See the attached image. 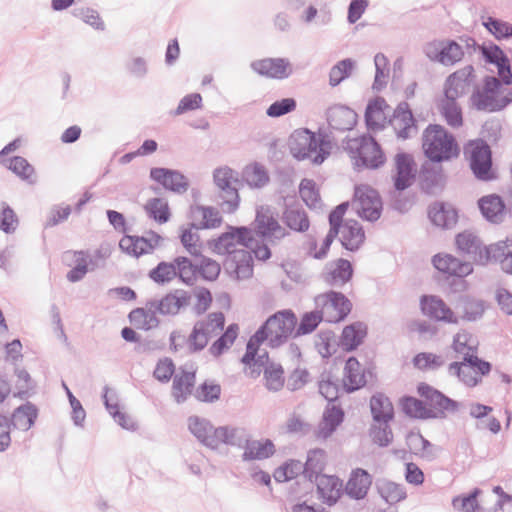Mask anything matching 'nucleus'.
<instances>
[{
    "mask_svg": "<svg viewBox=\"0 0 512 512\" xmlns=\"http://www.w3.org/2000/svg\"><path fill=\"white\" fill-rule=\"evenodd\" d=\"M317 486V493L319 499L323 503L332 506L340 498L342 493V481L337 476L331 475H316L314 479Z\"/></svg>",
    "mask_w": 512,
    "mask_h": 512,
    "instance_id": "b1692460",
    "label": "nucleus"
},
{
    "mask_svg": "<svg viewBox=\"0 0 512 512\" xmlns=\"http://www.w3.org/2000/svg\"><path fill=\"white\" fill-rule=\"evenodd\" d=\"M455 243L460 252L480 265H485L492 261L495 252L492 248L496 247V243L485 246L479 236L470 230L457 234Z\"/></svg>",
    "mask_w": 512,
    "mask_h": 512,
    "instance_id": "4468645a",
    "label": "nucleus"
},
{
    "mask_svg": "<svg viewBox=\"0 0 512 512\" xmlns=\"http://www.w3.org/2000/svg\"><path fill=\"white\" fill-rule=\"evenodd\" d=\"M188 428L189 431L201 442L203 445L211 448H217V440H216V428L212 426V424L198 416H191L188 419Z\"/></svg>",
    "mask_w": 512,
    "mask_h": 512,
    "instance_id": "c756f323",
    "label": "nucleus"
},
{
    "mask_svg": "<svg viewBox=\"0 0 512 512\" xmlns=\"http://www.w3.org/2000/svg\"><path fill=\"white\" fill-rule=\"evenodd\" d=\"M370 410L376 423H389L394 418V407L391 400L383 393H375L370 398Z\"/></svg>",
    "mask_w": 512,
    "mask_h": 512,
    "instance_id": "e433bc0d",
    "label": "nucleus"
},
{
    "mask_svg": "<svg viewBox=\"0 0 512 512\" xmlns=\"http://www.w3.org/2000/svg\"><path fill=\"white\" fill-rule=\"evenodd\" d=\"M253 251L249 248H240L229 257L231 266L238 279H247L253 274Z\"/></svg>",
    "mask_w": 512,
    "mask_h": 512,
    "instance_id": "ea45409f",
    "label": "nucleus"
},
{
    "mask_svg": "<svg viewBox=\"0 0 512 512\" xmlns=\"http://www.w3.org/2000/svg\"><path fill=\"white\" fill-rule=\"evenodd\" d=\"M512 237L507 238L506 241H499L496 243V247L493 254L492 261L499 262L501 269L508 273L512 274Z\"/></svg>",
    "mask_w": 512,
    "mask_h": 512,
    "instance_id": "5fc2aeb1",
    "label": "nucleus"
},
{
    "mask_svg": "<svg viewBox=\"0 0 512 512\" xmlns=\"http://www.w3.org/2000/svg\"><path fill=\"white\" fill-rule=\"evenodd\" d=\"M282 221L296 232H305L310 226L306 212L299 207H287L283 212Z\"/></svg>",
    "mask_w": 512,
    "mask_h": 512,
    "instance_id": "37998d69",
    "label": "nucleus"
},
{
    "mask_svg": "<svg viewBox=\"0 0 512 512\" xmlns=\"http://www.w3.org/2000/svg\"><path fill=\"white\" fill-rule=\"evenodd\" d=\"M400 405L402 411L411 418L416 419H431V416L428 411V407L424 404L423 401L412 397V396H404L400 400Z\"/></svg>",
    "mask_w": 512,
    "mask_h": 512,
    "instance_id": "864d4df0",
    "label": "nucleus"
},
{
    "mask_svg": "<svg viewBox=\"0 0 512 512\" xmlns=\"http://www.w3.org/2000/svg\"><path fill=\"white\" fill-rule=\"evenodd\" d=\"M367 383L365 371L356 357L351 356L346 360L343 375V389L347 393H353Z\"/></svg>",
    "mask_w": 512,
    "mask_h": 512,
    "instance_id": "a878e982",
    "label": "nucleus"
},
{
    "mask_svg": "<svg viewBox=\"0 0 512 512\" xmlns=\"http://www.w3.org/2000/svg\"><path fill=\"white\" fill-rule=\"evenodd\" d=\"M439 108L449 126L458 128L462 125V112L457 102L441 100Z\"/></svg>",
    "mask_w": 512,
    "mask_h": 512,
    "instance_id": "69168bd1",
    "label": "nucleus"
},
{
    "mask_svg": "<svg viewBox=\"0 0 512 512\" xmlns=\"http://www.w3.org/2000/svg\"><path fill=\"white\" fill-rule=\"evenodd\" d=\"M479 209L483 217L492 223H501L505 215V203L496 194L481 197L478 200Z\"/></svg>",
    "mask_w": 512,
    "mask_h": 512,
    "instance_id": "473e14b6",
    "label": "nucleus"
},
{
    "mask_svg": "<svg viewBox=\"0 0 512 512\" xmlns=\"http://www.w3.org/2000/svg\"><path fill=\"white\" fill-rule=\"evenodd\" d=\"M296 314L291 309H283L270 315L249 338L246 345V359H251L257 347L263 343L271 349H277L295 338Z\"/></svg>",
    "mask_w": 512,
    "mask_h": 512,
    "instance_id": "f03ea898",
    "label": "nucleus"
},
{
    "mask_svg": "<svg viewBox=\"0 0 512 512\" xmlns=\"http://www.w3.org/2000/svg\"><path fill=\"white\" fill-rule=\"evenodd\" d=\"M198 264L199 262H193L191 259L178 256L175 258V266L177 271V277L187 284L193 285L198 276Z\"/></svg>",
    "mask_w": 512,
    "mask_h": 512,
    "instance_id": "3c124183",
    "label": "nucleus"
},
{
    "mask_svg": "<svg viewBox=\"0 0 512 512\" xmlns=\"http://www.w3.org/2000/svg\"><path fill=\"white\" fill-rule=\"evenodd\" d=\"M314 304L328 323L343 321L352 309L351 301L343 293L333 290L317 295Z\"/></svg>",
    "mask_w": 512,
    "mask_h": 512,
    "instance_id": "6e6552de",
    "label": "nucleus"
},
{
    "mask_svg": "<svg viewBox=\"0 0 512 512\" xmlns=\"http://www.w3.org/2000/svg\"><path fill=\"white\" fill-rule=\"evenodd\" d=\"M327 122L332 130L349 131L357 123V114L347 106L335 105L327 111Z\"/></svg>",
    "mask_w": 512,
    "mask_h": 512,
    "instance_id": "393cba45",
    "label": "nucleus"
},
{
    "mask_svg": "<svg viewBox=\"0 0 512 512\" xmlns=\"http://www.w3.org/2000/svg\"><path fill=\"white\" fill-rule=\"evenodd\" d=\"M109 388L107 386L104 387L103 401L106 409L109 414L113 417L115 422L126 430L134 431L137 429L136 422L127 414L120 411L118 404L112 403L111 398L109 396Z\"/></svg>",
    "mask_w": 512,
    "mask_h": 512,
    "instance_id": "49530a36",
    "label": "nucleus"
},
{
    "mask_svg": "<svg viewBox=\"0 0 512 512\" xmlns=\"http://www.w3.org/2000/svg\"><path fill=\"white\" fill-rule=\"evenodd\" d=\"M501 83L494 76H486L483 80V88L476 90L471 95L473 106L479 111L497 112L503 110L512 102V92L498 97Z\"/></svg>",
    "mask_w": 512,
    "mask_h": 512,
    "instance_id": "0eeeda50",
    "label": "nucleus"
},
{
    "mask_svg": "<svg viewBox=\"0 0 512 512\" xmlns=\"http://www.w3.org/2000/svg\"><path fill=\"white\" fill-rule=\"evenodd\" d=\"M242 179L252 188H262L269 182V175L262 164L254 162L243 169Z\"/></svg>",
    "mask_w": 512,
    "mask_h": 512,
    "instance_id": "a18cd8bd",
    "label": "nucleus"
},
{
    "mask_svg": "<svg viewBox=\"0 0 512 512\" xmlns=\"http://www.w3.org/2000/svg\"><path fill=\"white\" fill-rule=\"evenodd\" d=\"M443 173L441 166L432 163H425L421 167L420 182L421 188L428 194H434L443 185Z\"/></svg>",
    "mask_w": 512,
    "mask_h": 512,
    "instance_id": "4c0bfd02",
    "label": "nucleus"
},
{
    "mask_svg": "<svg viewBox=\"0 0 512 512\" xmlns=\"http://www.w3.org/2000/svg\"><path fill=\"white\" fill-rule=\"evenodd\" d=\"M372 485L371 474L362 468H355L351 471L348 481L345 485V493L351 499H364Z\"/></svg>",
    "mask_w": 512,
    "mask_h": 512,
    "instance_id": "5701e85b",
    "label": "nucleus"
},
{
    "mask_svg": "<svg viewBox=\"0 0 512 512\" xmlns=\"http://www.w3.org/2000/svg\"><path fill=\"white\" fill-rule=\"evenodd\" d=\"M367 335V325L363 322L357 321L344 327L339 344L345 351H353L360 344Z\"/></svg>",
    "mask_w": 512,
    "mask_h": 512,
    "instance_id": "c9c22d12",
    "label": "nucleus"
},
{
    "mask_svg": "<svg viewBox=\"0 0 512 512\" xmlns=\"http://www.w3.org/2000/svg\"><path fill=\"white\" fill-rule=\"evenodd\" d=\"M417 392L429 405L428 411L432 415L431 419H444L448 414H454L460 408L459 402L427 383H420L417 386Z\"/></svg>",
    "mask_w": 512,
    "mask_h": 512,
    "instance_id": "ddd939ff",
    "label": "nucleus"
},
{
    "mask_svg": "<svg viewBox=\"0 0 512 512\" xmlns=\"http://www.w3.org/2000/svg\"><path fill=\"white\" fill-rule=\"evenodd\" d=\"M390 124L397 137L403 140L416 136L418 132L416 121L406 102H401L394 110Z\"/></svg>",
    "mask_w": 512,
    "mask_h": 512,
    "instance_id": "a211bd4d",
    "label": "nucleus"
},
{
    "mask_svg": "<svg viewBox=\"0 0 512 512\" xmlns=\"http://www.w3.org/2000/svg\"><path fill=\"white\" fill-rule=\"evenodd\" d=\"M215 433L217 447L223 443L229 446L243 449L250 436L248 430L245 427L230 425L217 427Z\"/></svg>",
    "mask_w": 512,
    "mask_h": 512,
    "instance_id": "7c9ffc66",
    "label": "nucleus"
},
{
    "mask_svg": "<svg viewBox=\"0 0 512 512\" xmlns=\"http://www.w3.org/2000/svg\"><path fill=\"white\" fill-rule=\"evenodd\" d=\"M239 327L237 324H230L224 333L212 343L209 352L214 357H219L235 342L238 336Z\"/></svg>",
    "mask_w": 512,
    "mask_h": 512,
    "instance_id": "603ef678",
    "label": "nucleus"
},
{
    "mask_svg": "<svg viewBox=\"0 0 512 512\" xmlns=\"http://www.w3.org/2000/svg\"><path fill=\"white\" fill-rule=\"evenodd\" d=\"M265 387L272 392L280 391L285 383L284 370L280 364L272 363L263 370Z\"/></svg>",
    "mask_w": 512,
    "mask_h": 512,
    "instance_id": "13d9d810",
    "label": "nucleus"
},
{
    "mask_svg": "<svg viewBox=\"0 0 512 512\" xmlns=\"http://www.w3.org/2000/svg\"><path fill=\"white\" fill-rule=\"evenodd\" d=\"M213 179L220 191L222 201L219 204L222 210L225 213H234L240 202L237 173L229 167H221L215 169Z\"/></svg>",
    "mask_w": 512,
    "mask_h": 512,
    "instance_id": "9d476101",
    "label": "nucleus"
},
{
    "mask_svg": "<svg viewBox=\"0 0 512 512\" xmlns=\"http://www.w3.org/2000/svg\"><path fill=\"white\" fill-rule=\"evenodd\" d=\"M161 239V236L154 231L147 232L145 236L125 235L120 239L119 247L124 253L138 258L151 253Z\"/></svg>",
    "mask_w": 512,
    "mask_h": 512,
    "instance_id": "2eb2a0df",
    "label": "nucleus"
},
{
    "mask_svg": "<svg viewBox=\"0 0 512 512\" xmlns=\"http://www.w3.org/2000/svg\"><path fill=\"white\" fill-rule=\"evenodd\" d=\"M37 416V407L31 402H26L14 410L11 423L16 429L27 431L34 425Z\"/></svg>",
    "mask_w": 512,
    "mask_h": 512,
    "instance_id": "a19ab883",
    "label": "nucleus"
},
{
    "mask_svg": "<svg viewBox=\"0 0 512 512\" xmlns=\"http://www.w3.org/2000/svg\"><path fill=\"white\" fill-rule=\"evenodd\" d=\"M469 160V166L474 176L482 181L494 178L492 171V151L486 141L482 139L471 140L464 148Z\"/></svg>",
    "mask_w": 512,
    "mask_h": 512,
    "instance_id": "1a4fd4ad",
    "label": "nucleus"
},
{
    "mask_svg": "<svg viewBox=\"0 0 512 512\" xmlns=\"http://www.w3.org/2000/svg\"><path fill=\"white\" fill-rule=\"evenodd\" d=\"M448 373L451 376H456L462 383L469 387L476 386L481 380L473 367L464 360L463 362L451 363L448 366Z\"/></svg>",
    "mask_w": 512,
    "mask_h": 512,
    "instance_id": "de8ad7c7",
    "label": "nucleus"
},
{
    "mask_svg": "<svg viewBox=\"0 0 512 512\" xmlns=\"http://www.w3.org/2000/svg\"><path fill=\"white\" fill-rule=\"evenodd\" d=\"M344 420V411L340 406L327 407L323 413L322 434L324 438L330 436Z\"/></svg>",
    "mask_w": 512,
    "mask_h": 512,
    "instance_id": "4d7b16f0",
    "label": "nucleus"
},
{
    "mask_svg": "<svg viewBox=\"0 0 512 512\" xmlns=\"http://www.w3.org/2000/svg\"><path fill=\"white\" fill-rule=\"evenodd\" d=\"M299 194L308 207L317 209L321 206L320 195L316 183L312 179H302L299 185Z\"/></svg>",
    "mask_w": 512,
    "mask_h": 512,
    "instance_id": "680f3d73",
    "label": "nucleus"
},
{
    "mask_svg": "<svg viewBox=\"0 0 512 512\" xmlns=\"http://www.w3.org/2000/svg\"><path fill=\"white\" fill-rule=\"evenodd\" d=\"M423 150L426 157L436 164L448 161L459 154L454 136L437 124H430L424 130Z\"/></svg>",
    "mask_w": 512,
    "mask_h": 512,
    "instance_id": "20e7f679",
    "label": "nucleus"
},
{
    "mask_svg": "<svg viewBox=\"0 0 512 512\" xmlns=\"http://www.w3.org/2000/svg\"><path fill=\"white\" fill-rule=\"evenodd\" d=\"M488 305L486 301L471 296H462L458 302L457 309L460 313L459 319L467 322H477L485 314Z\"/></svg>",
    "mask_w": 512,
    "mask_h": 512,
    "instance_id": "2f4dec72",
    "label": "nucleus"
},
{
    "mask_svg": "<svg viewBox=\"0 0 512 512\" xmlns=\"http://www.w3.org/2000/svg\"><path fill=\"white\" fill-rule=\"evenodd\" d=\"M195 325L209 339H212L224 329L225 316L222 312H212L206 318L198 320Z\"/></svg>",
    "mask_w": 512,
    "mask_h": 512,
    "instance_id": "09e8293b",
    "label": "nucleus"
},
{
    "mask_svg": "<svg viewBox=\"0 0 512 512\" xmlns=\"http://www.w3.org/2000/svg\"><path fill=\"white\" fill-rule=\"evenodd\" d=\"M481 490L474 488L469 494L464 496H456L452 500V505L455 509L463 512H475L479 508L478 496Z\"/></svg>",
    "mask_w": 512,
    "mask_h": 512,
    "instance_id": "774afa93",
    "label": "nucleus"
},
{
    "mask_svg": "<svg viewBox=\"0 0 512 512\" xmlns=\"http://www.w3.org/2000/svg\"><path fill=\"white\" fill-rule=\"evenodd\" d=\"M251 229L253 237L257 236L261 240V244H259L256 239L254 249V256L261 261H266L271 257L270 245H276L288 235L287 230L272 214L261 210H257Z\"/></svg>",
    "mask_w": 512,
    "mask_h": 512,
    "instance_id": "7ed1b4c3",
    "label": "nucleus"
},
{
    "mask_svg": "<svg viewBox=\"0 0 512 512\" xmlns=\"http://www.w3.org/2000/svg\"><path fill=\"white\" fill-rule=\"evenodd\" d=\"M195 383V373L182 371L180 375H176L172 385V395L178 404L186 401L188 395L191 394L192 387Z\"/></svg>",
    "mask_w": 512,
    "mask_h": 512,
    "instance_id": "79ce46f5",
    "label": "nucleus"
},
{
    "mask_svg": "<svg viewBox=\"0 0 512 512\" xmlns=\"http://www.w3.org/2000/svg\"><path fill=\"white\" fill-rule=\"evenodd\" d=\"M145 209L148 215L160 224L166 223L170 218L168 203L161 198L150 199Z\"/></svg>",
    "mask_w": 512,
    "mask_h": 512,
    "instance_id": "0e129e2a",
    "label": "nucleus"
},
{
    "mask_svg": "<svg viewBox=\"0 0 512 512\" xmlns=\"http://www.w3.org/2000/svg\"><path fill=\"white\" fill-rule=\"evenodd\" d=\"M339 234L343 248L351 252L357 251L365 241V232L362 225L353 219L344 222Z\"/></svg>",
    "mask_w": 512,
    "mask_h": 512,
    "instance_id": "bb28decb",
    "label": "nucleus"
},
{
    "mask_svg": "<svg viewBox=\"0 0 512 512\" xmlns=\"http://www.w3.org/2000/svg\"><path fill=\"white\" fill-rule=\"evenodd\" d=\"M289 149L296 159H309L317 165L322 164L330 154L328 142L308 129L296 130L291 135Z\"/></svg>",
    "mask_w": 512,
    "mask_h": 512,
    "instance_id": "39448f33",
    "label": "nucleus"
},
{
    "mask_svg": "<svg viewBox=\"0 0 512 512\" xmlns=\"http://www.w3.org/2000/svg\"><path fill=\"white\" fill-rule=\"evenodd\" d=\"M150 178L165 189L182 194L188 190V179L179 171L155 167L150 170Z\"/></svg>",
    "mask_w": 512,
    "mask_h": 512,
    "instance_id": "412c9836",
    "label": "nucleus"
},
{
    "mask_svg": "<svg viewBox=\"0 0 512 512\" xmlns=\"http://www.w3.org/2000/svg\"><path fill=\"white\" fill-rule=\"evenodd\" d=\"M389 108L386 101L381 98H375L369 101L365 110V122L369 129L380 130L384 128L386 121L385 109Z\"/></svg>",
    "mask_w": 512,
    "mask_h": 512,
    "instance_id": "58836bf2",
    "label": "nucleus"
},
{
    "mask_svg": "<svg viewBox=\"0 0 512 512\" xmlns=\"http://www.w3.org/2000/svg\"><path fill=\"white\" fill-rule=\"evenodd\" d=\"M473 66H466L463 69L451 74L445 83L444 101H455L465 92L468 86L467 78L473 73Z\"/></svg>",
    "mask_w": 512,
    "mask_h": 512,
    "instance_id": "c85d7f7f",
    "label": "nucleus"
},
{
    "mask_svg": "<svg viewBox=\"0 0 512 512\" xmlns=\"http://www.w3.org/2000/svg\"><path fill=\"white\" fill-rule=\"evenodd\" d=\"M243 449V461L264 460L275 453V445L270 439L253 440L249 437Z\"/></svg>",
    "mask_w": 512,
    "mask_h": 512,
    "instance_id": "72a5a7b5",
    "label": "nucleus"
},
{
    "mask_svg": "<svg viewBox=\"0 0 512 512\" xmlns=\"http://www.w3.org/2000/svg\"><path fill=\"white\" fill-rule=\"evenodd\" d=\"M345 149L357 170L377 169L385 163V155L381 146L370 135L349 139Z\"/></svg>",
    "mask_w": 512,
    "mask_h": 512,
    "instance_id": "423d86ee",
    "label": "nucleus"
},
{
    "mask_svg": "<svg viewBox=\"0 0 512 512\" xmlns=\"http://www.w3.org/2000/svg\"><path fill=\"white\" fill-rule=\"evenodd\" d=\"M353 276V267L349 260L339 258L328 262L321 273V279L329 286L342 288Z\"/></svg>",
    "mask_w": 512,
    "mask_h": 512,
    "instance_id": "f3484780",
    "label": "nucleus"
},
{
    "mask_svg": "<svg viewBox=\"0 0 512 512\" xmlns=\"http://www.w3.org/2000/svg\"><path fill=\"white\" fill-rule=\"evenodd\" d=\"M352 208L366 221H377L382 213V200L379 193L368 185L355 187Z\"/></svg>",
    "mask_w": 512,
    "mask_h": 512,
    "instance_id": "f8f14e48",
    "label": "nucleus"
},
{
    "mask_svg": "<svg viewBox=\"0 0 512 512\" xmlns=\"http://www.w3.org/2000/svg\"><path fill=\"white\" fill-rule=\"evenodd\" d=\"M256 239L253 231L246 226H228V231L221 234L214 243L217 253L230 256L240 248H249L254 252Z\"/></svg>",
    "mask_w": 512,
    "mask_h": 512,
    "instance_id": "9b49d317",
    "label": "nucleus"
},
{
    "mask_svg": "<svg viewBox=\"0 0 512 512\" xmlns=\"http://www.w3.org/2000/svg\"><path fill=\"white\" fill-rule=\"evenodd\" d=\"M321 321L324 319L316 307L313 311L304 313L298 326L295 327V337L312 333Z\"/></svg>",
    "mask_w": 512,
    "mask_h": 512,
    "instance_id": "bf43d9fd",
    "label": "nucleus"
},
{
    "mask_svg": "<svg viewBox=\"0 0 512 512\" xmlns=\"http://www.w3.org/2000/svg\"><path fill=\"white\" fill-rule=\"evenodd\" d=\"M190 214L192 219L191 227L196 230L216 228L222 222L219 211L214 207L202 205L192 206Z\"/></svg>",
    "mask_w": 512,
    "mask_h": 512,
    "instance_id": "cd10ccee",
    "label": "nucleus"
},
{
    "mask_svg": "<svg viewBox=\"0 0 512 512\" xmlns=\"http://www.w3.org/2000/svg\"><path fill=\"white\" fill-rule=\"evenodd\" d=\"M420 307L422 313L431 319L449 324L459 323V317L439 296L423 295Z\"/></svg>",
    "mask_w": 512,
    "mask_h": 512,
    "instance_id": "dca6fc26",
    "label": "nucleus"
},
{
    "mask_svg": "<svg viewBox=\"0 0 512 512\" xmlns=\"http://www.w3.org/2000/svg\"><path fill=\"white\" fill-rule=\"evenodd\" d=\"M413 364L420 370H435L445 364L442 356L428 352H421L414 356Z\"/></svg>",
    "mask_w": 512,
    "mask_h": 512,
    "instance_id": "338daca9",
    "label": "nucleus"
},
{
    "mask_svg": "<svg viewBox=\"0 0 512 512\" xmlns=\"http://www.w3.org/2000/svg\"><path fill=\"white\" fill-rule=\"evenodd\" d=\"M3 165L23 181H26L29 184H34L36 182V178L34 177V167L24 157H11L5 160Z\"/></svg>",
    "mask_w": 512,
    "mask_h": 512,
    "instance_id": "c03bdc74",
    "label": "nucleus"
},
{
    "mask_svg": "<svg viewBox=\"0 0 512 512\" xmlns=\"http://www.w3.org/2000/svg\"><path fill=\"white\" fill-rule=\"evenodd\" d=\"M305 466L304 476L309 481H313L316 475H322L321 472L325 465V452L322 449L310 450L307 454L306 462L303 463Z\"/></svg>",
    "mask_w": 512,
    "mask_h": 512,
    "instance_id": "8fccbe9b",
    "label": "nucleus"
},
{
    "mask_svg": "<svg viewBox=\"0 0 512 512\" xmlns=\"http://www.w3.org/2000/svg\"><path fill=\"white\" fill-rule=\"evenodd\" d=\"M428 216L431 222L441 228L449 229L457 223V211L446 203H434L429 207Z\"/></svg>",
    "mask_w": 512,
    "mask_h": 512,
    "instance_id": "f704fd0d",
    "label": "nucleus"
},
{
    "mask_svg": "<svg viewBox=\"0 0 512 512\" xmlns=\"http://www.w3.org/2000/svg\"><path fill=\"white\" fill-rule=\"evenodd\" d=\"M432 263L438 271L448 276L463 278L473 272V266L470 262L461 261L450 254H437L433 257Z\"/></svg>",
    "mask_w": 512,
    "mask_h": 512,
    "instance_id": "4be33fe9",
    "label": "nucleus"
},
{
    "mask_svg": "<svg viewBox=\"0 0 512 512\" xmlns=\"http://www.w3.org/2000/svg\"><path fill=\"white\" fill-rule=\"evenodd\" d=\"M154 309L163 316H175L181 309L186 308L190 304L191 295L189 292L176 289L166 294L161 299H151Z\"/></svg>",
    "mask_w": 512,
    "mask_h": 512,
    "instance_id": "6ab92c4d",
    "label": "nucleus"
},
{
    "mask_svg": "<svg viewBox=\"0 0 512 512\" xmlns=\"http://www.w3.org/2000/svg\"><path fill=\"white\" fill-rule=\"evenodd\" d=\"M378 491L381 497L389 504H395L406 498L403 486L391 481L379 483Z\"/></svg>",
    "mask_w": 512,
    "mask_h": 512,
    "instance_id": "e2e57ef3",
    "label": "nucleus"
},
{
    "mask_svg": "<svg viewBox=\"0 0 512 512\" xmlns=\"http://www.w3.org/2000/svg\"><path fill=\"white\" fill-rule=\"evenodd\" d=\"M319 393L329 402H335L339 397V380L330 373H323L318 383Z\"/></svg>",
    "mask_w": 512,
    "mask_h": 512,
    "instance_id": "052dcab7",
    "label": "nucleus"
},
{
    "mask_svg": "<svg viewBox=\"0 0 512 512\" xmlns=\"http://www.w3.org/2000/svg\"><path fill=\"white\" fill-rule=\"evenodd\" d=\"M394 160L396 170L393 176L394 188L397 191H404L412 185L415 179V162L413 157L405 152L397 153Z\"/></svg>",
    "mask_w": 512,
    "mask_h": 512,
    "instance_id": "aec40b11",
    "label": "nucleus"
},
{
    "mask_svg": "<svg viewBox=\"0 0 512 512\" xmlns=\"http://www.w3.org/2000/svg\"><path fill=\"white\" fill-rule=\"evenodd\" d=\"M424 53L431 61L441 64H456L465 55L477 56V60L483 59L487 64H509V59L499 46L493 43L479 45L471 37H460L459 41L443 39L427 43Z\"/></svg>",
    "mask_w": 512,
    "mask_h": 512,
    "instance_id": "f257e3e1",
    "label": "nucleus"
},
{
    "mask_svg": "<svg viewBox=\"0 0 512 512\" xmlns=\"http://www.w3.org/2000/svg\"><path fill=\"white\" fill-rule=\"evenodd\" d=\"M149 278L159 285L170 283L177 277L175 260L173 262L161 261L149 271Z\"/></svg>",
    "mask_w": 512,
    "mask_h": 512,
    "instance_id": "6e6d98bb",
    "label": "nucleus"
}]
</instances>
